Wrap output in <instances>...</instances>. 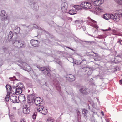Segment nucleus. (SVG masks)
<instances>
[{
  "label": "nucleus",
  "mask_w": 122,
  "mask_h": 122,
  "mask_svg": "<svg viewBox=\"0 0 122 122\" xmlns=\"http://www.w3.org/2000/svg\"><path fill=\"white\" fill-rule=\"evenodd\" d=\"M82 63V62H81V61L79 63H78L77 62V64L79 65L80 64Z\"/></svg>",
  "instance_id": "obj_49"
},
{
  "label": "nucleus",
  "mask_w": 122,
  "mask_h": 122,
  "mask_svg": "<svg viewBox=\"0 0 122 122\" xmlns=\"http://www.w3.org/2000/svg\"><path fill=\"white\" fill-rule=\"evenodd\" d=\"M13 108H14V109L16 108L15 107H13Z\"/></svg>",
  "instance_id": "obj_56"
},
{
  "label": "nucleus",
  "mask_w": 122,
  "mask_h": 122,
  "mask_svg": "<svg viewBox=\"0 0 122 122\" xmlns=\"http://www.w3.org/2000/svg\"><path fill=\"white\" fill-rule=\"evenodd\" d=\"M0 15L1 19L2 21H5L7 19V16L5 11L2 10L1 11Z\"/></svg>",
  "instance_id": "obj_11"
},
{
  "label": "nucleus",
  "mask_w": 122,
  "mask_h": 122,
  "mask_svg": "<svg viewBox=\"0 0 122 122\" xmlns=\"http://www.w3.org/2000/svg\"><path fill=\"white\" fill-rule=\"evenodd\" d=\"M79 7H80V6L78 5H75L73 6V7L75 9V10H79V9L80 8H79Z\"/></svg>",
  "instance_id": "obj_32"
},
{
  "label": "nucleus",
  "mask_w": 122,
  "mask_h": 122,
  "mask_svg": "<svg viewBox=\"0 0 122 122\" xmlns=\"http://www.w3.org/2000/svg\"><path fill=\"white\" fill-rule=\"evenodd\" d=\"M9 95L7 94V95H6V97H5V101L6 102H8L9 100Z\"/></svg>",
  "instance_id": "obj_28"
},
{
  "label": "nucleus",
  "mask_w": 122,
  "mask_h": 122,
  "mask_svg": "<svg viewBox=\"0 0 122 122\" xmlns=\"http://www.w3.org/2000/svg\"><path fill=\"white\" fill-rule=\"evenodd\" d=\"M3 49L4 50V49H6V48H5H5H3Z\"/></svg>",
  "instance_id": "obj_54"
},
{
  "label": "nucleus",
  "mask_w": 122,
  "mask_h": 122,
  "mask_svg": "<svg viewBox=\"0 0 122 122\" xmlns=\"http://www.w3.org/2000/svg\"><path fill=\"white\" fill-rule=\"evenodd\" d=\"M121 42L122 43V40H119L117 42L118 43H119L120 44H122L121 43Z\"/></svg>",
  "instance_id": "obj_42"
},
{
  "label": "nucleus",
  "mask_w": 122,
  "mask_h": 122,
  "mask_svg": "<svg viewBox=\"0 0 122 122\" xmlns=\"http://www.w3.org/2000/svg\"><path fill=\"white\" fill-rule=\"evenodd\" d=\"M79 91L81 93L84 95H87L89 92V89L87 88H81L80 89Z\"/></svg>",
  "instance_id": "obj_14"
},
{
  "label": "nucleus",
  "mask_w": 122,
  "mask_h": 122,
  "mask_svg": "<svg viewBox=\"0 0 122 122\" xmlns=\"http://www.w3.org/2000/svg\"><path fill=\"white\" fill-rule=\"evenodd\" d=\"M104 2V0H91V3L94 5L99 6L103 3Z\"/></svg>",
  "instance_id": "obj_5"
},
{
  "label": "nucleus",
  "mask_w": 122,
  "mask_h": 122,
  "mask_svg": "<svg viewBox=\"0 0 122 122\" xmlns=\"http://www.w3.org/2000/svg\"><path fill=\"white\" fill-rule=\"evenodd\" d=\"M117 57H119L121 58H122V55L121 54H118V55L117 56H116Z\"/></svg>",
  "instance_id": "obj_41"
},
{
  "label": "nucleus",
  "mask_w": 122,
  "mask_h": 122,
  "mask_svg": "<svg viewBox=\"0 0 122 122\" xmlns=\"http://www.w3.org/2000/svg\"><path fill=\"white\" fill-rule=\"evenodd\" d=\"M15 94H14L10 96V100L13 103H18L17 102V97Z\"/></svg>",
  "instance_id": "obj_16"
},
{
  "label": "nucleus",
  "mask_w": 122,
  "mask_h": 122,
  "mask_svg": "<svg viewBox=\"0 0 122 122\" xmlns=\"http://www.w3.org/2000/svg\"><path fill=\"white\" fill-rule=\"evenodd\" d=\"M107 122H112L109 118L107 119Z\"/></svg>",
  "instance_id": "obj_44"
},
{
  "label": "nucleus",
  "mask_w": 122,
  "mask_h": 122,
  "mask_svg": "<svg viewBox=\"0 0 122 122\" xmlns=\"http://www.w3.org/2000/svg\"><path fill=\"white\" fill-rule=\"evenodd\" d=\"M84 3H85V4H84L85 6H84V8H86V6L87 5L86 4H87V3H88V2H84Z\"/></svg>",
  "instance_id": "obj_43"
},
{
  "label": "nucleus",
  "mask_w": 122,
  "mask_h": 122,
  "mask_svg": "<svg viewBox=\"0 0 122 122\" xmlns=\"http://www.w3.org/2000/svg\"><path fill=\"white\" fill-rule=\"evenodd\" d=\"M107 16V13H105L102 16V17L104 19L107 20V18L106 16Z\"/></svg>",
  "instance_id": "obj_36"
},
{
  "label": "nucleus",
  "mask_w": 122,
  "mask_h": 122,
  "mask_svg": "<svg viewBox=\"0 0 122 122\" xmlns=\"http://www.w3.org/2000/svg\"><path fill=\"white\" fill-rule=\"evenodd\" d=\"M88 35H89L90 36H91L92 37H94V36H93L92 35H91L89 34Z\"/></svg>",
  "instance_id": "obj_52"
},
{
  "label": "nucleus",
  "mask_w": 122,
  "mask_h": 122,
  "mask_svg": "<svg viewBox=\"0 0 122 122\" xmlns=\"http://www.w3.org/2000/svg\"><path fill=\"white\" fill-rule=\"evenodd\" d=\"M87 110L85 109H83L82 110V113L84 114V116H85L86 114H87Z\"/></svg>",
  "instance_id": "obj_29"
},
{
  "label": "nucleus",
  "mask_w": 122,
  "mask_h": 122,
  "mask_svg": "<svg viewBox=\"0 0 122 122\" xmlns=\"http://www.w3.org/2000/svg\"><path fill=\"white\" fill-rule=\"evenodd\" d=\"M24 25V26H25V25Z\"/></svg>",
  "instance_id": "obj_57"
},
{
  "label": "nucleus",
  "mask_w": 122,
  "mask_h": 122,
  "mask_svg": "<svg viewBox=\"0 0 122 122\" xmlns=\"http://www.w3.org/2000/svg\"><path fill=\"white\" fill-rule=\"evenodd\" d=\"M32 94H34L35 95V96L36 97H35L34 100L33 102H35V104L37 106H42L40 105L41 103V98L40 97H37L36 95L34 93Z\"/></svg>",
  "instance_id": "obj_8"
},
{
  "label": "nucleus",
  "mask_w": 122,
  "mask_h": 122,
  "mask_svg": "<svg viewBox=\"0 0 122 122\" xmlns=\"http://www.w3.org/2000/svg\"><path fill=\"white\" fill-rule=\"evenodd\" d=\"M89 55L90 56H92L95 61L98 60L97 58L99 57V56L97 53H95L93 52H91L89 53Z\"/></svg>",
  "instance_id": "obj_15"
},
{
  "label": "nucleus",
  "mask_w": 122,
  "mask_h": 122,
  "mask_svg": "<svg viewBox=\"0 0 122 122\" xmlns=\"http://www.w3.org/2000/svg\"><path fill=\"white\" fill-rule=\"evenodd\" d=\"M37 109L38 112L44 115H46L47 113V111L46 109L42 106H38Z\"/></svg>",
  "instance_id": "obj_4"
},
{
  "label": "nucleus",
  "mask_w": 122,
  "mask_h": 122,
  "mask_svg": "<svg viewBox=\"0 0 122 122\" xmlns=\"http://www.w3.org/2000/svg\"><path fill=\"white\" fill-rule=\"evenodd\" d=\"M77 62H78V60H77Z\"/></svg>",
  "instance_id": "obj_62"
},
{
  "label": "nucleus",
  "mask_w": 122,
  "mask_h": 122,
  "mask_svg": "<svg viewBox=\"0 0 122 122\" xmlns=\"http://www.w3.org/2000/svg\"><path fill=\"white\" fill-rule=\"evenodd\" d=\"M31 45L34 47H37L38 46L39 43L38 40H32L30 41Z\"/></svg>",
  "instance_id": "obj_18"
},
{
  "label": "nucleus",
  "mask_w": 122,
  "mask_h": 122,
  "mask_svg": "<svg viewBox=\"0 0 122 122\" xmlns=\"http://www.w3.org/2000/svg\"><path fill=\"white\" fill-rule=\"evenodd\" d=\"M9 116L10 117V116H11V117H14L12 115V114H11L10 115V114H9Z\"/></svg>",
  "instance_id": "obj_46"
},
{
  "label": "nucleus",
  "mask_w": 122,
  "mask_h": 122,
  "mask_svg": "<svg viewBox=\"0 0 122 122\" xmlns=\"http://www.w3.org/2000/svg\"><path fill=\"white\" fill-rule=\"evenodd\" d=\"M19 66L22 68H25V69H24L25 70H26L27 69L29 70H31V69L30 67L25 62H23L22 63L20 64Z\"/></svg>",
  "instance_id": "obj_10"
},
{
  "label": "nucleus",
  "mask_w": 122,
  "mask_h": 122,
  "mask_svg": "<svg viewBox=\"0 0 122 122\" xmlns=\"http://www.w3.org/2000/svg\"><path fill=\"white\" fill-rule=\"evenodd\" d=\"M122 17V12L113 15L112 14H107V20L112 19L114 21L117 22L120 20V17Z\"/></svg>",
  "instance_id": "obj_2"
},
{
  "label": "nucleus",
  "mask_w": 122,
  "mask_h": 122,
  "mask_svg": "<svg viewBox=\"0 0 122 122\" xmlns=\"http://www.w3.org/2000/svg\"><path fill=\"white\" fill-rule=\"evenodd\" d=\"M115 1L118 4H122V0H115Z\"/></svg>",
  "instance_id": "obj_31"
},
{
  "label": "nucleus",
  "mask_w": 122,
  "mask_h": 122,
  "mask_svg": "<svg viewBox=\"0 0 122 122\" xmlns=\"http://www.w3.org/2000/svg\"><path fill=\"white\" fill-rule=\"evenodd\" d=\"M6 87L7 89V94L9 95H10V92L11 91V86L10 85L7 84L6 86Z\"/></svg>",
  "instance_id": "obj_21"
},
{
  "label": "nucleus",
  "mask_w": 122,
  "mask_h": 122,
  "mask_svg": "<svg viewBox=\"0 0 122 122\" xmlns=\"http://www.w3.org/2000/svg\"><path fill=\"white\" fill-rule=\"evenodd\" d=\"M82 70L84 72H86V74L88 75H90L92 73V69L88 67H85L82 69Z\"/></svg>",
  "instance_id": "obj_9"
},
{
  "label": "nucleus",
  "mask_w": 122,
  "mask_h": 122,
  "mask_svg": "<svg viewBox=\"0 0 122 122\" xmlns=\"http://www.w3.org/2000/svg\"><path fill=\"white\" fill-rule=\"evenodd\" d=\"M61 9L64 13L66 12L67 9V4L66 3H64L61 4Z\"/></svg>",
  "instance_id": "obj_19"
},
{
  "label": "nucleus",
  "mask_w": 122,
  "mask_h": 122,
  "mask_svg": "<svg viewBox=\"0 0 122 122\" xmlns=\"http://www.w3.org/2000/svg\"><path fill=\"white\" fill-rule=\"evenodd\" d=\"M91 3L88 2L87 3L86 6V8L91 9L92 8V6L91 4Z\"/></svg>",
  "instance_id": "obj_26"
},
{
  "label": "nucleus",
  "mask_w": 122,
  "mask_h": 122,
  "mask_svg": "<svg viewBox=\"0 0 122 122\" xmlns=\"http://www.w3.org/2000/svg\"><path fill=\"white\" fill-rule=\"evenodd\" d=\"M24 87L22 83H19L16 85V86H11V91L13 92V94L19 95L22 93Z\"/></svg>",
  "instance_id": "obj_1"
},
{
  "label": "nucleus",
  "mask_w": 122,
  "mask_h": 122,
  "mask_svg": "<svg viewBox=\"0 0 122 122\" xmlns=\"http://www.w3.org/2000/svg\"><path fill=\"white\" fill-rule=\"evenodd\" d=\"M15 41L20 45V48H24L25 47L26 43L24 42L21 40L16 41Z\"/></svg>",
  "instance_id": "obj_17"
},
{
  "label": "nucleus",
  "mask_w": 122,
  "mask_h": 122,
  "mask_svg": "<svg viewBox=\"0 0 122 122\" xmlns=\"http://www.w3.org/2000/svg\"><path fill=\"white\" fill-rule=\"evenodd\" d=\"M33 26L35 28H38V29H39V28L40 29V27H39L38 26H37L36 25V24H34L33 25Z\"/></svg>",
  "instance_id": "obj_39"
},
{
  "label": "nucleus",
  "mask_w": 122,
  "mask_h": 122,
  "mask_svg": "<svg viewBox=\"0 0 122 122\" xmlns=\"http://www.w3.org/2000/svg\"><path fill=\"white\" fill-rule=\"evenodd\" d=\"M46 122H54V120L53 119L49 118L47 119Z\"/></svg>",
  "instance_id": "obj_30"
},
{
  "label": "nucleus",
  "mask_w": 122,
  "mask_h": 122,
  "mask_svg": "<svg viewBox=\"0 0 122 122\" xmlns=\"http://www.w3.org/2000/svg\"><path fill=\"white\" fill-rule=\"evenodd\" d=\"M101 113L102 114V115H104V114L103 112V111H102L101 112Z\"/></svg>",
  "instance_id": "obj_50"
},
{
  "label": "nucleus",
  "mask_w": 122,
  "mask_h": 122,
  "mask_svg": "<svg viewBox=\"0 0 122 122\" xmlns=\"http://www.w3.org/2000/svg\"><path fill=\"white\" fill-rule=\"evenodd\" d=\"M119 70V68L117 67H114L113 68H112V72H115L116 71H118Z\"/></svg>",
  "instance_id": "obj_25"
},
{
  "label": "nucleus",
  "mask_w": 122,
  "mask_h": 122,
  "mask_svg": "<svg viewBox=\"0 0 122 122\" xmlns=\"http://www.w3.org/2000/svg\"><path fill=\"white\" fill-rule=\"evenodd\" d=\"M81 21L80 20H76L75 21V23L76 24L78 23L80 24L81 22Z\"/></svg>",
  "instance_id": "obj_35"
},
{
  "label": "nucleus",
  "mask_w": 122,
  "mask_h": 122,
  "mask_svg": "<svg viewBox=\"0 0 122 122\" xmlns=\"http://www.w3.org/2000/svg\"><path fill=\"white\" fill-rule=\"evenodd\" d=\"M57 62L60 65H61V61H60L59 60L57 59L56 60Z\"/></svg>",
  "instance_id": "obj_40"
},
{
  "label": "nucleus",
  "mask_w": 122,
  "mask_h": 122,
  "mask_svg": "<svg viewBox=\"0 0 122 122\" xmlns=\"http://www.w3.org/2000/svg\"><path fill=\"white\" fill-rule=\"evenodd\" d=\"M68 13L70 15H73L76 14L77 11L76 10L73 9L69 10Z\"/></svg>",
  "instance_id": "obj_23"
},
{
  "label": "nucleus",
  "mask_w": 122,
  "mask_h": 122,
  "mask_svg": "<svg viewBox=\"0 0 122 122\" xmlns=\"http://www.w3.org/2000/svg\"><path fill=\"white\" fill-rule=\"evenodd\" d=\"M89 109H90V107H89Z\"/></svg>",
  "instance_id": "obj_59"
},
{
  "label": "nucleus",
  "mask_w": 122,
  "mask_h": 122,
  "mask_svg": "<svg viewBox=\"0 0 122 122\" xmlns=\"http://www.w3.org/2000/svg\"><path fill=\"white\" fill-rule=\"evenodd\" d=\"M112 31V32H114L115 31V30H114L113 29L111 30V28L110 27H109L108 28V29H107V31Z\"/></svg>",
  "instance_id": "obj_37"
},
{
  "label": "nucleus",
  "mask_w": 122,
  "mask_h": 122,
  "mask_svg": "<svg viewBox=\"0 0 122 122\" xmlns=\"http://www.w3.org/2000/svg\"><path fill=\"white\" fill-rule=\"evenodd\" d=\"M88 18L89 20L91 22H92V23H96V21H95L93 20H92V19H91L90 17H88Z\"/></svg>",
  "instance_id": "obj_34"
},
{
  "label": "nucleus",
  "mask_w": 122,
  "mask_h": 122,
  "mask_svg": "<svg viewBox=\"0 0 122 122\" xmlns=\"http://www.w3.org/2000/svg\"><path fill=\"white\" fill-rule=\"evenodd\" d=\"M66 79L69 81L72 82L75 80L74 76L71 74H68L66 76Z\"/></svg>",
  "instance_id": "obj_13"
},
{
  "label": "nucleus",
  "mask_w": 122,
  "mask_h": 122,
  "mask_svg": "<svg viewBox=\"0 0 122 122\" xmlns=\"http://www.w3.org/2000/svg\"><path fill=\"white\" fill-rule=\"evenodd\" d=\"M97 38H100L99 36H98Z\"/></svg>",
  "instance_id": "obj_58"
},
{
  "label": "nucleus",
  "mask_w": 122,
  "mask_h": 122,
  "mask_svg": "<svg viewBox=\"0 0 122 122\" xmlns=\"http://www.w3.org/2000/svg\"><path fill=\"white\" fill-rule=\"evenodd\" d=\"M21 122H25L24 121V119H23L21 121Z\"/></svg>",
  "instance_id": "obj_47"
},
{
  "label": "nucleus",
  "mask_w": 122,
  "mask_h": 122,
  "mask_svg": "<svg viewBox=\"0 0 122 122\" xmlns=\"http://www.w3.org/2000/svg\"><path fill=\"white\" fill-rule=\"evenodd\" d=\"M92 78L91 79V80H92Z\"/></svg>",
  "instance_id": "obj_64"
},
{
  "label": "nucleus",
  "mask_w": 122,
  "mask_h": 122,
  "mask_svg": "<svg viewBox=\"0 0 122 122\" xmlns=\"http://www.w3.org/2000/svg\"><path fill=\"white\" fill-rule=\"evenodd\" d=\"M119 82L120 83H121V84H122V80L121 79L119 80Z\"/></svg>",
  "instance_id": "obj_45"
},
{
  "label": "nucleus",
  "mask_w": 122,
  "mask_h": 122,
  "mask_svg": "<svg viewBox=\"0 0 122 122\" xmlns=\"http://www.w3.org/2000/svg\"><path fill=\"white\" fill-rule=\"evenodd\" d=\"M102 31H107V29H105V30L102 29Z\"/></svg>",
  "instance_id": "obj_51"
},
{
  "label": "nucleus",
  "mask_w": 122,
  "mask_h": 122,
  "mask_svg": "<svg viewBox=\"0 0 122 122\" xmlns=\"http://www.w3.org/2000/svg\"><path fill=\"white\" fill-rule=\"evenodd\" d=\"M15 28V29L14 30V32H15L16 34H18L19 33L20 31V28L17 26Z\"/></svg>",
  "instance_id": "obj_24"
},
{
  "label": "nucleus",
  "mask_w": 122,
  "mask_h": 122,
  "mask_svg": "<svg viewBox=\"0 0 122 122\" xmlns=\"http://www.w3.org/2000/svg\"><path fill=\"white\" fill-rule=\"evenodd\" d=\"M14 78H15V79H11V80H12H12H15V79H16V78H15V76H14ZM11 78V79H12V78Z\"/></svg>",
  "instance_id": "obj_48"
},
{
  "label": "nucleus",
  "mask_w": 122,
  "mask_h": 122,
  "mask_svg": "<svg viewBox=\"0 0 122 122\" xmlns=\"http://www.w3.org/2000/svg\"><path fill=\"white\" fill-rule=\"evenodd\" d=\"M54 84L56 87V88L57 90L59 92V91H60V88L59 85V82L58 81H56L54 82Z\"/></svg>",
  "instance_id": "obj_22"
},
{
  "label": "nucleus",
  "mask_w": 122,
  "mask_h": 122,
  "mask_svg": "<svg viewBox=\"0 0 122 122\" xmlns=\"http://www.w3.org/2000/svg\"><path fill=\"white\" fill-rule=\"evenodd\" d=\"M84 4V2L82 3L81 4V5H80L82 8H84V6H85Z\"/></svg>",
  "instance_id": "obj_38"
},
{
  "label": "nucleus",
  "mask_w": 122,
  "mask_h": 122,
  "mask_svg": "<svg viewBox=\"0 0 122 122\" xmlns=\"http://www.w3.org/2000/svg\"><path fill=\"white\" fill-rule=\"evenodd\" d=\"M13 34L12 32L11 31H10L9 32L8 35V38H9L10 39H11L13 36Z\"/></svg>",
  "instance_id": "obj_27"
},
{
  "label": "nucleus",
  "mask_w": 122,
  "mask_h": 122,
  "mask_svg": "<svg viewBox=\"0 0 122 122\" xmlns=\"http://www.w3.org/2000/svg\"><path fill=\"white\" fill-rule=\"evenodd\" d=\"M18 98L19 101L21 103H25L26 102L25 95L23 94L20 95L18 96Z\"/></svg>",
  "instance_id": "obj_12"
},
{
  "label": "nucleus",
  "mask_w": 122,
  "mask_h": 122,
  "mask_svg": "<svg viewBox=\"0 0 122 122\" xmlns=\"http://www.w3.org/2000/svg\"><path fill=\"white\" fill-rule=\"evenodd\" d=\"M71 50H73V49L71 48Z\"/></svg>",
  "instance_id": "obj_55"
},
{
  "label": "nucleus",
  "mask_w": 122,
  "mask_h": 122,
  "mask_svg": "<svg viewBox=\"0 0 122 122\" xmlns=\"http://www.w3.org/2000/svg\"><path fill=\"white\" fill-rule=\"evenodd\" d=\"M14 122H16V121H14Z\"/></svg>",
  "instance_id": "obj_61"
},
{
  "label": "nucleus",
  "mask_w": 122,
  "mask_h": 122,
  "mask_svg": "<svg viewBox=\"0 0 122 122\" xmlns=\"http://www.w3.org/2000/svg\"><path fill=\"white\" fill-rule=\"evenodd\" d=\"M23 111L24 113L25 114H28L30 112V108L23 106Z\"/></svg>",
  "instance_id": "obj_20"
},
{
  "label": "nucleus",
  "mask_w": 122,
  "mask_h": 122,
  "mask_svg": "<svg viewBox=\"0 0 122 122\" xmlns=\"http://www.w3.org/2000/svg\"><path fill=\"white\" fill-rule=\"evenodd\" d=\"M36 112H35L32 116V118L34 119H35L36 118Z\"/></svg>",
  "instance_id": "obj_33"
},
{
  "label": "nucleus",
  "mask_w": 122,
  "mask_h": 122,
  "mask_svg": "<svg viewBox=\"0 0 122 122\" xmlns=\"http://www.w3.org/2000/svg\"><path fill=\"white\" fill-rule=\"evenodd\" d=\"M106 121H107V120H106Z\"/></svg>",
  "instance_id": "obj_63"
},
{
  "label": "nucleus",
  "mask_w": 122,
  "mask_h": 122,
  "mask_svg": "<svg viewBox=\"0 0 122 122\" xmlns=\"http://www.w3.org/2000/svg\"><path fill=\"white\" fill-rule=\"evenodd\" d=\"M66 47L70 49H71V48L69 47Z\"/></svg>",
  "instance_id": "obj_53"
},
{
  "label": "nucleus",
  "mask_w": 122,
  "mask_h": 122,
  "mask_svg": "<svg viewBox=\"0 0 122 122\" xmlns=\"http://www.w3.org/2000/svg\"><path fill=\"white\" fill-rule=\"evenodd\" d=\"M37 67L38 68H39L40 70L45 75L48 76L50 75V73L49 72V69H47L44 67L40 68L39 66H38Z\"/></svg>",
  "instance_id": "obj_6"
},
{
  "label": "nucleus",
  "mask_w": 122,
  "mask_h": 122,
  "mask_svg": "<svg viewBox=\"0 0 122 122\" xmlns=\"http://www.w3.org/2000/svg\"><path fill=\"white\" fill-rule=\"evenodd\" d=\"M35 95L34 94H30L28 96L27 103L26 104L24 105V107H25L30 108L33 106V101L35 97H36Z\"/></svg>",
  "instance_id": "obj_3"
},
{
  "label": "nucleus",
  "mask_w": 122,
  "mask_h": 122,
  "mask_svg": "<svg viewBox=\"0 0 122 122\" xmlns=\"http://www.w3.org/2000/svg\"><path fill=\"white\" fill-rule=\"evenodd\" d=\"M30 3L32 4L30 5L33 9L35 10H37L39 9L38 5L37 2L34 0H32L30 1L29 3Z\"/></svg>",
  "instance_id": "obj_7"
},
{
  "label": "nucleus",
  "mask_w": 122,
  "mask_h": 122,
  "mask_svg": "<svg viewBox=\"0 0 122 122\" xmlns=\"http://www.w3.org/2000/svg\"><path fill=\"white\" fill-rule=\"evenodd\" d=\"M84 42H87V41H84Z\"/></svg>",
  "instance_id": "obj_60"
}]
</instances>
